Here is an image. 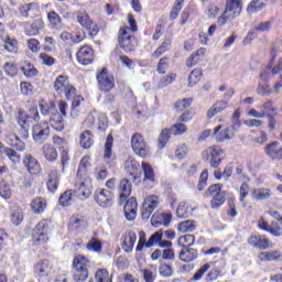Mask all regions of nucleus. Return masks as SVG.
<instances>
[{
	"instance_id": "1",
	"label": "nucleus",
	"mask_w": 282,
	"mask_h": 282,
	"mask_svg": "<svg viewBox=\"0 0 282 282\" xmlns=\"http://www.w3.org/2000/svg\"><path fill=\"white\" fill-rule=\"evenodd\" d=\"M91 196V178H85V182L79 183L77 191L72 189L64 192L58 199L59 206H72L74 197L79 199H89Z\"/></svg>"
},
{
	"instance_id": "2",
	"label": "nucleus",
	"mask_w": 282,
	"mask_h": 282,
	"mask_svg": "<svg viewBox=\"0 0 282 282\" xmlns=\"http://www.w3.org/2000/svg\"><path fill=\"white\" fill-rule=\"evenodd\" d=\"M118 43L126 54L135 52V47L138 45L135 36L131 35V29H129V26L120 28L118 33Z\"/></svg>"
},
{
	"instance_id": "3",
	"label": "nucleus",
	"mask_w": 282,
	"mask_h": 282,
	"mask_svg": "<svg viewBox=\"0 0 282 282\" xmlns=\"http://www.w3.org/2000/svg\"><path fill=\"white\" fill-rule=\"evenodd\" d=\"M74 282H85L89 279V260L85 257H77L73 261Z\"/></svg>"
},
{
	"instance_id": "4",
	"label": "nucleus",
	"mask_w": 282,
	"mask_h": 282,
	"mask_svg": "<svg viewBox=\"0 0 282 282\" xmlns=\"http://www.w3.org/2000/svg\"><path fill=\"white\" fill-rule=\"evenodd\" d=\"M203 155L208 160L212 169H219L221 161L226 158V151L219 145H212L203 152Z\"/></svg>"
},
{
	"instance_id": "5",
	"label": "nucleus",
	"mask_w": 282,
	"mask_h": 282,
	"mask_svg": "<svg viewBox=\"0 0 282 282\" xmlns=\"http://www.w3.org/2000/svg\"><path fill=\"white\" fill-rule=\"evenodd\" d=\"M54 89L57 94L65 96L66 100H72L76 95V88L69 84L67 76L59 75L57 76L54 83Z\"/></svg>"
},
{
	"instance_id": "6",
	"label": "nucleus",
	"mask_w": 282,
	"mask_h": 282,
	"mask_svg": "<svg viewBox=\"0 0 282 282\" xmlns=\"http://www.w3.org/2000/svg\"><path fill=\"white\" fill-rule=\"evenodd\" d=\"M76 19L79 25H82V28H85V30L88 31V36L90 39H96V36H98L100 28H98V24L93 22L91 18H89V14L87 12L78 11L76 13Z\"/></svg>"
},
{
	"instance_id": "7",
	"label": "nucleus",
	"mask_w": 282,
	"mask_h": 282,
	"mask_svg": "<svg viewBox=\"0 0 282 282\" xmlns=\"http://www.w3.org/2000/svg\"><path fill=\"white\" fill-rule=\"evenodd\" d=\"M96 78L99 91H111V89L116 87V79L113 78V75L109 74L107 68H102L100 72H98Z\"/></svg>"
},
{
	"instance_id": "8",
	"label": "nucleus",
	"mask_w": 282,
	"mask_h": 282,
	"mask_svg": "<svg viewBox=\"0 0 282 282\" xmlns=\"http://www.w3.org/2000/svg\"><path fill=\"white\" fill-rule=\"evenodd\" d=\"M50 226L46 220H41L36 224L32 231V237L35 246H43V243H47L50 240L48 235Z\"/></svg>"
},
{
	"instance_id": "9",
	"label": "nucleus",
	"mask_w": 282,
	"mask_h": 282,
	"mask_svg": "<svg viewBox=\"0 0 282 282\" xmlns=\"http://www.w3.org/2000/svg\"><path fill=\"white\" fill-rule=\"evenodd\" d=\"M131 147L137 155L140 158H149L151 155V149L144 142V138L140 133H134L131 138Z\"/></svg>"
},
{
	"instance_id": "10",
	"label": "nucleus",
	"mask_w": 282,
	"mask_h": 282,
	"mask_svg": "<svg viewBox=\"0 0 282 282\" xmlns=\"http://www.w3.org/2000/svg\"><path fill=\"white\" fill-rule=\"evenodd\" d=\"M32 138L37 144H43L50 138V123L44 121L34 124L32 127Z\"/></svg>"
},
{
	"instance_id": "11",
	"label": "nucleus",
	"mask_w": 282,
	"mask_h": 282,
	"mask_svg": "<svg viewBox=\"0 0 282 282\" xmlns=\"http://www.w3.org/2000/svg\"><path fill=\"white\" fill-rule=\"evenodd\" d=\"M19 13L23 19H36L41 17V8L36 2H30L26 4H21L19 7Z\"/></svg>"
},
{
	"instance_id": "12",
	"label": "nucleus",
	"mask_w": 282,
	"mask_h": 282,
	"mask_svg": "<svg viewBox=\"0 0 282 282\" xmlns=\"http://www.w3.org/2000/svg\"><path fill=\"white\" fill-rule=\"evenodd\" d=\"M94 197L101 208H109L113 206V193L109 189L97 191Z\"/></svg>"
},
{
	"instance_id": "13",
	"label": "nucleus",
	"mask_w": 282,
	"mask_h": 282,
	"mask_svg": "<svg viewBox=\"0 0 282 282\" xmlns=\"http://www.w3.org/2000/svg\"><path fill=\"white\" fill-rule=\"evenodd\" d=\"M258 226L260 230H263L264 232H270L273 235V237H281L282 229L281 226H279V223L272 221L271 226L268 224V220H265V217H261L258 220Z\"/></svg>"
},
{
	"instance_id": "14",
	"label": "nucleus",
	"mask_w": 282,
	"mask_h": 282,
	"mask_svg": "<svg viewBox=\"0 0 282 282\" xmlns=\"http://www.w3.org/2000/svg\"><path fill=\"white\" fill-rule=\"evenodd\" d=\"M76 57L80 65H91L94 63V48H90L88 45L82 46Z\"/></svg>"
},
{
	"instance_id": "15",
	"label": "nucleus",
	"mask_w": 282,
	"mask_h": 282,
	"mask_svg": "<svg viewBox=\"0 0 282 282\" xmlns=\"http://www.w3.org/2000/svg\"><path fill=\"white\" fill-rule=\"evenodd\" d=\"M172 219L173 215L171 213H161L159 215L154 214L151 218V224L154 228H160V226L169 228Z\"/></svg>"
},
{
	"instance_id": "16",
	"label": "nucleus",
	"mask_w": 282,
	"mask_h": 282,
	"mask_svg": "<svg viewBox=\"0 0 282 282\" xmlns=\"http://www.w3.org/2000/svg\"><path fill=\"white\" fill-rule=\"evenodd\" d=\"M241 0H226L225 14H229V17L236 19V17H239V14H241Z\"/></svg>"
},
{
	"instance_id": "17",
	"label": "nucleus",
	"mask_w": 282,
	"mask_h": 282,
	"mask_svg": "<svg viewBox=\"0 0 282 282\" xmlns=\"http://www.w3.org/2000/svg\"><path fill=\"white\" fill-rule=\"evenodd\" d=\"M52 270V264L48 260H41L34 265V275L39 281L44 279V276H48L50 271Z\"/></svg>"
},
{
	"instance_id": "18",
	"label": "nucleus",
	"mask_w": 282,
	"mask_h": 282,
	"mask_svg": "<svg viewBox=\"0 0 282 282\" xmlns=\"http://www.w3.org/2000/svg\"><path fill=\"white\" fill-rule=\"evenodd\" d=\"M124 215L128 221H133L138 215V200L134 197H131L127 200L124 207Z\"/></svg>"
},
{
	"instance_id": "19",
	"label": "nucleus",
	"mask_w": 282,
	"mask_h": 282,
	"mask_svg": "<svg viewBox=\"0 0 282 282\" xmlns=\"http://www.w3.org/2000/svg\"><path fill=\"white\" fill-rule=\"evenodd\" d=\"M264 153L271 159V160H281L282 159V145L278 141H274L272 143H269L264 148Z\"/></svg>"
},
{
	"instance_id": "20",
	"label": "nucleus",
	"mask_w": 282,
	"mask_h": 282,
	"mask_svg": "<svg viewBox=\"0 0 282 282\" xmlns=\"http://www.w3.org/2000/svg\"><path fill=\"white\" fill-rule=\"evenodd\" d=\"M23 164L31 175H36L41 171V164L32 154H25Z\"/></svg>"
},
{
	"instance_id": "21",
	"label": "nucleus",
	"mask_w": 282,
	"mask_h": 282,
	"mask_svg": "<svg viewBox=\"0 0 282 282\" xmlns=\"http://www.w3.org/2000/svg\"><path fill=\"white\" fill-rule=\"evenodd\" d=\"M131 181L124 178L120 182L118 191L120 192L119 204L122 206L127 199H129V195H131Z\"/></svg>"
},
{
	"instance_id": "22",
	"label": "nucleus",
	"mask_w": 282,
	"mask_h": 282,
	"mask_svg": "<svg viewBox=\"0 0 282 282\" xmlns=\"http://www.w3.org/2000/svg\"><path fill=\"white\" fill-rule=\"evenodd\" d=\"M4 140L12 149H15L17 151H25V142H23L15 133H8Z\"/></svg>"
},
{
	"instance_id": "23",
	"label": "nucleus",
	"mask_w": 282,
	"mask_h": 282,
	"mask_svg": "<svg viewBox=\"0 0 282 282\" xmlns=\"http://www.w3.org/2000/svg\"><path fill=\"white\" fill-rule=\"evenodd\" d=\"M197 249H193L191 247H183L181 252L178 253V259L184 263H191V261H195L198 257Z\"/></svg>"
},
{
	"instance_id": "24",
	"label": "nucleus",
	"mask_w": 282,
	"mask_h": 282,
	"mask_svg": "<svg viewBox=\"0 0 282 282\" xmlns=\"http://www.w3.org/2000/svg\"><path fill=\"white\" fill-rule=\"evenodd\" d=\"M226 109H228V101L226 99L217 100L207 111V118H215L217 113H221Z\"/></svg>"
},
{
	"instance_id": "25",
	"label": "nucleus",
	"mask_w": 282,
	"mask_h": 282,
	"mask_svg": "<svg viewBox=\"0 0 282 282\" xmlns=\"http://www.w3.org/2000/svg\"><path fill=\"white\" fill-rule=\"evenodd\" d=\"M251 197L252 199H256V202H263L272 197V191L265 187L254 188L252 191Z\"/></svg>"
},
{
	"instance_id": "26",
	"label": "nucleus",
	"mask_w": 282,
	"mask_h": 282,
	"mask_svg": "<svg viewBox=\"0 0 282 282\" xmlns=\"http://www.w3.org/2000/svg\"><path fill=\"white\" fill-rule=\"evenodd\" d=\"M42 155L47 160V162H56L58 159V151L52 144H44L42 147Z\"/></svg>"
},
{
	"instance_id": "27",
	"label": "nucleus",
	"mask_w": 282,
	"mask_h": 282,
	"mask_svg": "<svg viewBox=\"0 0 282 282\" xmlns=\"http://www.w3.org/2000/svg\"><path fill=\"white\" fill-rule=\"evenodd\" d=\"M47 208V200L43 197H36L31 202V210L35 215H41Z\"/></svg>"
},
{
	"instance_id": "28",
	"label": "nucleus",
	"mask_w": 282,
	"mask_h": 282,
	"mask_svg": "<svg viewBox=\"0 0 282 282\" xmlns=\"http://www.w3.org/2000/svg\"><path fill=\"white\" fill-rule=\"evenodd\" d=\"M135 241H138V236L133 231H129L126 234L123 238L122 248L127 252H131L133 250V247L135 246Z\"/></svg>"
},
{
	"instance_id": "29",
	"label": "nucleus",
	"mask_w": 282,
	"mask_h": 282,
	"mask_svg": "<svg viewBox=\"0 0 282 282\" xmlns=\"http://www.w3.org/2000/svg\"><path fill=\"white\" fill-rule=\"evenodd\" d=\"M79 144L83 149H91L94 145V133H91L89 130H85L79 135Z\"/></svg>"
},
{
	"instance_id": "30",
	"label": "nucleus",
	"mask_w": 282,
	"mask_h": 282,
	"mask_svg": "<svg viewBox=\"0 0 282 282\" xmlns=\"http://www.w3.org/2000/svg\"><path fill=\"white\" fill-rule=\"evenodd\" d=\"M171 45H173V41L171 40V37H165L163 43L152 54V58L156 59L160 58L162 54H166V52L171 50Z\"/></svg>"
},
{
	"instance_id": "31",
	"label": "nucleus",
	"mask_w": 282,
	"mask_h": 282,
	"mask_svg": "<svg viewBox=\"0 0 282 282\" xmlns=\"http://www.w3.org/2000/svg\"><path fill=\"white\" fill-rule=\"evenodd\" d=\"M45 23L43 22V19L37 18L36 20L31 23L30 28L25 30L28 36H36L41 30H43V26Z\"/></svg>"
},
{
	"instance_id": "32",
	"label": "nucleus",
	"mask_w": 282,
	"mask_h": 282,
	"mask_svg": "<svg viewBox=\"0 0 282 282\" xmlns=\"http://www.w3.org/2000/svg\"><path fill=\"white\" fill-rule=\"evenodd\" d=\"M39 107L42 116H51L52 118L58 112V110H56V104H54V101H50L48 104H40Z\"/></svg>"
},
{
	"instance_id": "33",
	"label": "nucleus",
	"mask_w": 282,
	"mask_h": 282,
	"mask_svg": "<svg viewBox=\"0 0 282 282\" xmlns=\"http://www.w3.org/2000/svg\"><path fill=\"white\" fill-rule=\"evenodd\" d=\"M47 20L53 30H58L63 24V19L58 13H56V11H50L47 13Z\"/></svg>"
},
{
	"instance_id": "34",
	"label": "nucleus",
	"mask_w": 282,
	"mask_h": 282,
	"mask_svg": "<svg viewBox=\"0 0 282 282\" xmlns=\"http://www.w3.org/2000/svg\"><path fill=\"white\" fill-rule=\"evenodd\" d=\"M263 0H251L247 7V12L249 14H254L256 12H261L263 8H268V3L262 2Z\"/></svg>"
},
{
	"instance_id": "35",
	"label": "nucleus",
	"mask_w": 282,
	"mask_h": 282,
	"mask_svg": "<svg viewBox=\"0 0 282 282\" xmlns=\"http://www.w3.org/2000/svg\"><path fill=\"white\" fill-rule=\"evenodd\" d=\"M50 123L55 131H63L65 129V119L58 112H56V116L51 117Z\"/></svg>"
},
{
	"instance_id": "36",
	"label": "nucleus",
	"mask_w": 282,
	"mask_h": 282,
	"mask_svg": "<svg viewBox=\"0 0 282 282\" xmlns=\"http://www.w3.org/2000/svg\"><path fill=\"white\" fill-rule=\"evenodd\" d=\"M124 166L128 175H130L134 181L138 180V167L140 166V164H138V162H135L134 160H128L126 161Z\"/></svg>"
},
{
	"instance_id": "37",
	"label": "nucleus",
	"mask_w": 282,
	"mask_h": 282,
	"mask_svg": "<svg viewBox=\"0 0 282 282\" xmlns=\"http://www.w3.org/2000/svg\"><path fill=\"white\" fill-rule=\"evenodd\" d=\"M87 226V221L83 216H72L69 219V228L70 230H78V228H85Z\"/></svg>"
},
{
	"instance_id": "38",
	"label": "nucleus",
	"mask_w": 282,
	"mask_h": 282,
	"mask_svg": "<svg viewBox=\"0 0 282 282\" xmlns=\"http://www.w3.org/2000/svg\"><path fill=\"white\" fill-rule=\"evenodd\" d=\"M164 237V230L160 229L151 235V237L148 239L145 243V248H153V246L160 245V241H162V238Z\"/></svg>"
},
{
	"instance_id": "39",
	"label": "nucleus",
	"mask_w": 282,
	"mask_h": 282,
	"mask_svg": "<svg viewBox=\"0 0 282 282\" xmlns=\"http://www.w3.org/2000/svg\"><path fill=\"white\" fill-rule=\"evenodd\" d=\"M86 248L89 250V252H102V241L96 237H93L88 240Z\"/></svg>"
},
{
	"instance_id": "40",
	"label": "nucleus",
	"mask_w": 282,
	"mask_h": 282,
	"mask_svg": "<svg viewBox=\"0 0 282 282\" xmlns=\"http://www.w3.org/2000/svg\"><path fill=\"white\" fill-rule=\"evenodd\" d=\"M46 186L51 193H54L58 188V172L52 171L50 173Z\"/></svg>"
},
{
	"instance_id": "41",
	"label": "nucleus",
	"mask_w": 282,
	"mask_h": 282,
	"mask_svg": "<svg viewBox=\"0 0 282 282\" xmlns=\"http://www.w3.org/2000/svg\"><path fill=\"white\" fill-rule=\"evenodd\" d=\"M141 166L143 169L144 182H155V172L153 171L151 164L143 162Z\"/></svg>"
},
{
	"instance_id": "42",
	"label": "nucleus",
	"mask_w": 282,
	"mask_h": 282,
	"mask_svg": "<svg viewBox=\"0 0 282 282\" xmlns=\"http://www.w3.org/2000/svg\"><path fill=\"white\" fill-rule=\"evenodd\" d=\"M4 50L10 54H17L19 52V42L10 36L6 37Z\"/></svg>"
},
{
	"instance_id": "43",
	"label": "nucleus",
	"mask_w": 282,
	"mask_h": 282,
	"mask_svg": "<svg viewBox=\"0 0 282 282\" xmlns=\"http://www.w3.org/2000/svg\"><path fill=\"white\" fill-rule=\"evenodd\" d=\"M260 261H279L281 259V251L274 250L269 252H261L259 254Z\"/></svg>"
},
{
	"instance_id": "44",
	"label": "nucleus",
	"mask_w": 282,
	"mask_h": 282,
	"mask_svg": "<svg viewBox=\"0 0 282 282\" xmlns=\"http://www.w3.org/2000/svg\"><path fill=\"white\" fill-rule=\"evenodd\" d=\"M202 69L200 68H195L194 70L191 72L189 76H188V87H195L196 84L199 83V80H202Z\"/></svg>"
},
{
	"instance_id": "45",
	"label": "nucleus",
	"mask_w": 282,
	"mask_h": 282,
	"mask_svg": "<svg viewBox=\"0 0 282 282\" xmlns=\"http://www.w3.org/2000/svg\"><path fill=\"white\" fill-rule=\"evenodd\" d=\"M224 202H226V192L220 189L215 196H213L210 206L212 208H219Z\"/></svg>"
},
{
	"instance_id": "46",
	"label": "nucleus",
	"mask_w": 282,
	"mask_h": 282,
	"mask_svg": "<svg viewBox=\"0 0 282 282\" xmlns=\"http://www.w3.org/2000/svg\"><path fill=\"white\" fill-rule=\"evenodd\" d=\"M23 221V210L19 207H14L11 212V224L19 226Z\"/></svg>"
},
{
	"instance_id": "47",
	"label": "nucleus",
	"mask_w": 282,
	"mask_h": 282,
	"mask_svg": "<svg viewBox=\"0 0 282 282\" xmlns=\"http://www.w3.org/2000/svg\"><path fill=\"white\" fill-rule=\"evenodd\" d=\"M112 147H113V137H111V134H109L106 140L105 153H104L105 162H107L108 164H109V160H111Z\"/></svg>"
},
{
	"instance_id": "48",
	"label": "nucleus",
	"mask_w": 282,
	"mask_h": 282,
	"mask_svg": "<svg viewBox=\"0 0 282 282\" xmlns=\"http://www.w3.org/2000/svg\"><path fill=\"white\" fill-rule=\"evenodd\" d=\"M195 228H197V226H195L193 220L182 221L177 226V230H180V232H193Z\"/></svg>"
},
{
	"instance_id": "49",
	"label": "nucleus",
	"mask_w": 282,
	"mask_h": 282,
	"mask_svg": "<svg viewBox=\"0 0 282 282\" xmlns=\"http://www.w3.org/2000/svg\"><path fill=\"white\" fill-rule=\"evenodd\" d=\"M171 139V130L170 129H163L159 137V149H164L166 147V143Z\"/></svg>"
},
{
	"instance_id": "50",
	"label": "nucleus",
	"mask_w": 282,
	"mask_h": 282,
	"mask_svg": "<svg viewBox=\"0 0 282 282\" xmlns=\"http://www.w3.org/2000/svg\"><path fill=\"white\" fill-rule=\"evenodd\" d=\"M4 155L12 162L13 164H19L21 162V155L17 153L15 150H12V148L7 147Z\"/></svg>"
},
{
	"instance_id": "51",
	"label": "nucleus",
	"mask_w": 282,
	"mask_h": 282,
	"mask_svg": "<svg viewBox=\"0 0 282 282\" xmlns=\"http://www.w3.org/2000/svg\"><path fill=\"white\" fill-rule=\"evenodd\" d=\"M249 193H250V185H248V182H243L240 185V189H239V202H241L243 206H246V197H248Z\"/></svg>"
},
{
	"instance_id": "52",
	"label": "nucleus",
	"mask_w": 282,
	"mask_h": 282,
	"mask_svg": "<svg viewBox=\"0 0 282 282\" xmlns=\"http://www.w3.org/2000/svg\"><path fill=\"white\" fill-rule=\"evenodd\" d=\"M261 112L264 113V116L270 117V116H276V109L272 107V100H269L264 102L262 106H260Z\"/></svg>"
},
{
	"instance_id": "53",
	"label": "nucleus",
	"mask_w": 282,
	"mask_h": 282,
	"mask_svg": "<svg viewBox=\"0 0 282 282\" xmlns=\"http://www.w3.org/2000/svg\"><path fill=\"white\" fill-rule=\"evenodd\" d=\"M143 205L147 208H152V210H155V208H158L160 205V198L156 195L148 196L145 197Z\"/></svg>"
},
{
	"instance_id": "54",
	"label": "nucleus",
	"mask_w": 282,
	"mask_h": 282,
	"mask_svg": "<svg viewBox=\"0 0 282 282\" xmlns=\"http://www.w3.org/2000/svg\"><path fill=\"white\" fill-rule=\"evenodd\" d=\"M29 120H30V116L28 115V112H25V110L18 111L17 122L20 127L30 126Z\"/></svg>"
},
{
	"instance_id": "55",
	"label": "nucleus",
	"mask_w": 282,
	"mask_h": 282,
	"mask_svg": "<svg viewBox=\"0 0 282 282\" xmlns=\"http://www.w3.org/2000/svg\"><path fill=\"white\" fill-rule=\"evenodd\" d=\"M21 70L23 72L26 78H32L39 74L36 67H34V65H32L31 63L26 64L25 66H22Z\"/></svg>"
},
{
	"instance_id": "56",
	"label": "nucleus",
	"mask_w": 282,
	"mask_h": 282,
	"mask_svg": "<svg viewBox=\"0 0 282 282\" xmlns=\"http://www.w3.org/2000/svg\"><path fill=\"white\" fill-rule=\"evenodd\" d=\"M0 197H2V199H10V197H12L10 184L0 183Z\"/></svg>"
},
{
	"instance_id": "57",
	"label": "nucleus",
	"mask_w": 282,
	"mask_h": 282,
	"mask_svg": "<svg viewBox=\"0 0 282 282\" xmlns=\"http://www.w3.org/2000/svg\"><path fill=\"white\" fill-rule=\"evenodd\" d=\"M39 57L42 61L43 65H46V67H52V65H56V58L47 53H41Z\"/></svg>"
},
{
	"instance_id": "58",
	"label": "nucleus",
	"mask_w": 282,
	"mask_h": 282,
	"mask_svg": "<svg viewBox=\"0 0 282 282\" xmlns=\"http://www.w3.org/2000/svg\"><path fill=\"white\" fill-rule=\"evenodd\" d=\"M274 58H276V48H272V51H271V61L269 63V66L264 72H262L260 74V78L262 80H268V75L270 74V68L272 67V65L274 63Z\"/></svg>"
},
{
	"instance_id": "59",
	"label": "nucleus",
	"mask_w": 282,
	"mask_h": 282,
	"mask_svg": "<svg viewBox=\"0 0 282 282\" xmlns=\"http://www.w3.org/2000/svg\"><path fill=\"white\" fill-rule=\"evenodd\" d=\"M87 166H91V164L89 163V156H84L79 162V166L77 170V177H83V173L87 171Z\"/></svg>"
},
{
	"instance_id": "60",
	"label": "nucleus",
	"mask_w": 282,
	"mask_h": 282,
	"mask_svg": "<svg viewBox=\"0 0 282 282\" xmlns=\"http://www.w3.org/2000/svg\"><path fill=\"white\" fill-rule=\"evenodd\" d=\"M187 127L184 123H176L171 127V133L173 135H182V133H186Z\"/></svg>"
},
{
	"instance_id": "61",
	"label": "nucleus",
	"mask_w": 282,
	"mask_h": 282,
	"mask_svg": "<svg viewBox=\"0 0 282 282\" xmlns=\"http://www.w3.org/2000/svg\"><path fill=\"white\" fill-rule=\"evenodd\" d=\"M191 102H193L192 98H185L183 100L175 102V108L177 111H184L191 107Z\"/></svg>"
},
{
	"instance_id": "62",
	"label": "nucleus",
	"mask_w": 282,
	"mask_h": 282,
	"mask_svg": "<svg viewBox=\"0 0 282 282\" xmlns=\"http://www.w3.org/2000/svg\"><path fill=\"white\" fill-rule=\"evenodd\" d=\"M98 118V113L90 112L86 116V119L84 120V127H87L88 129H91L94 124H96V120Z\"/></svg>"
},
{
	"instance_id": "63",
	"label": "nucleus",
	"mask_w": 282,
	"mask_h": 282,
	"mask_svg": "<svg viewBox=\"0 0 282 282\" xmlns=\"http://www.w3.org/2000/svg\"><path fill=\"white\" fill-rule=\"evenodd\" d=\"M182 241L183 248H191V246H194L195 243V235L187 234L180 238Z\"/></svg>"
},
{
	"instance_id": "64",
	"label": "nucleus",
	"mask_w": 282,
	"mask_h": 282,
	"mask_svg": "<svg viewBox=\"0 0 282 282\" xmlns=\"http://www.w3.org/2000/svg\"><path fill=\"white\" fill-rule=\"evenodd\" d=\"M236 177L239 180V182H250V177L243 173V165H238L236 167Z\"/></svg>"
}]
</instances>
